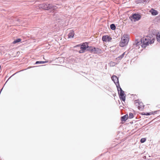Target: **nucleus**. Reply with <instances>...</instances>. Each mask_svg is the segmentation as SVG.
<instances>
[{"instance_id": "f257e3e1", "label": "nucleus", "mask_w": 160, "mask_h": 160, "mask_svg": "<svg viewBox=\"0 0 160 160\" xmlns=\"http://www.w3.org/2000/svg\"><path fill=\"white\" fill-rule=\"evenodd\" d=\"M142 44V48H145L149 44H151L154 43V38L151 39L150 37L148 36H146L145 38H141Z\"/></svg>"}, {"instance_id": "f03ea898", "label": "nucleus", "mask_w": 160, "mask_h": 160, "mask_svg": "<svg viewBox=\"0 0 160 160\" xmlns=\"http://www.w3.org/2000/svg\"><path fill=\"white\" fill-rule=\"evenodd\" d=\"M39 8H42L43 9L49 10L51 9H54L56 8H58V7L55 5H53L52 4H49L48 3L47 4H43L40 5L39 6Z\"/></svg>"}, {"instance_id": "7ed1b4c3", "label": "nucleus", "mask_w": 160, "mask_h": 160, "mask_svg": "<svg viewBox=\"0 0 160 160\" xmlns=\"http://www.w3.org/2000/svg\"><path fill=\"white\" fill-rule=\"evenodd\" d=\"M129 41V38L128 37V35L124 34L120 42V46L121 47H124L128 44Z\"/></svg>"}, {"instance_id": "20e7f679", "label": "nucleus", "mask_w": 160, "mask_h": 160, "mask_svg": "<svg viewBox=\"0 0 160 160\" xmlns=\"http://www.w3.org/2000/svg\"><path fill=\"white\" fill-rule=\"evenodd\" d=\"M117 88L120 99L125 102L126 100V95L124 93V91L122 90L120 85H118V87Z\"/></svg>"}, {"instance_id": "39448f33", "label": "nucleus", "mask_w": 160, "mask_h": 160, "mask_svg": "<svg viewBox=\"0 0 160 160\" xmlns=\"http://www.w3.org/2000/svg\"><path fill=\"white\" fill-rule=\"evenodd\" d=\"M88 43L87 42H83L82 44L77 45L75 47H80V49L78 52L80 53H83L86 51L87 48H88Z\"/></svg>"}, {"instance_id": "423d86ee", "label": "nucleus", "mask_w": 160, "mask_h": 160, "mask_svg": "<svg viewBox=\"0 0 160 160\" xmlns=\"http://www.w3.org/2000/svg\"><path fill=\"white\" fill-rule=\"evenodd\" d=\"M141 18V14L140 13H132L130 17L129 18L132 21L136 22L140 20Z\"/></svg>"}, {"instance_id": "0eeeda50", "label": "nucleus", "mask_w": 160, "mask_h": 160, "mask_svg": "<svg viewBox=\"0 0 160 160\" xmlns=\"http://www.w3.org/2000/svg\"><path fill=\"white\" fill-rule=\"evenodd\" d=\"M111 78L112 81H113L114 83L116 84L117 88L118 87V85H120L118 81V78L115 75H113L112 77Z\"/></svg>"}, {"instance_id": "6e6552de", "label": "nucleus", "mask_w": 160, "mask_h": 160, "mask_svg": "<svg viewBox=\"0 0 160 160\" xmlns=\"http://www.w3.org/2000/svg\"><path fill=\"white\" fill-rule=\"evenodd\" d=\"M102 40L103 42H110L112 40V38L108 35H104L102 37Z\"/></svg>"}, {"instance_id": "1a4fd4ad", "label": "nucleus", "mask_w": 160, "mask_h": 160, "mask_svg": "<svg viewBox=\"0 0 160 160\" xmlns=\"http://www.w3.org/2000/svg\"><path fill=\"white\" fill-rule=\"evenodd\" d=\"M142 42L141 38L140 40H136L135 41V42L133 44V46L134 47L139 46L140 45H142Z\"/></svg>"}, {"instance_id": "9d476101", "label": "nucleus", "mask_w": 160, "mask_h": 160, "mask_svg": "<svg viewBox=\"0 0 160 160\" xmlns=\"http://www.w3.org/2000/svg\"><path fill=\"white\" fill-rule=\"evenodd\" d=\"M138 100H136L135 101V102L136 103H138L139 106L138 107V109L140 110H142L144 108V105L143 103L142 102H138Z\"/></svg>"}, {"instance_id": "9b49d317", "label": "nucleus", "mask_w": 160, "mask_h": 160, "mask_svg": "<svg viewBox=\"0 0 160 160\" xmlns=\"http://www.w3.org/2000/svg\"><path fill=\"white\" fill-rule=\"evenodd\" d=\"M94 49L93 53L101 54L102 53V50L100 48L94 47Z\"/></svg>"}, {"instance_id": "f8f14e48", "label": "nucleus", "mask_w": 160, "mask_h": 160, "mask_svg": "<svg viewBox=\"0 0 160 160\" xmlns=\"http://www.w3.org/2000/svg\"><path fill=\"white\" fill-rule=\"evenodd\" d=\"M149 12L153 16H156L158 14V11L153 8H152L149 11Z\"/></svg>"}, {"instance_id": "ddd939ff", "label": "nucleus", "mask_w": 160, "mask_h": 160, "mask_svg": "<svg viewBox=\"0 0 160 160\" xmlns=\"http://www.w3.org/2000/svg\"><path fill=\"white\" fill-rule=\"evenodd\" d=\"M149 1V0H136L135 2L137 3H142L146 4L148 3Z\"/></svg>"}, {"instance_id": "4468645a", "label": "nucleus", "mask_w": 160, "mask_h": 160, "mask_svg": "<svg viewBox=\"0 0 160 160\" xmlns=\"http://www.w3.org/2000/svg\"><path fill=\"white\" fill-rule=\"evenodd\" d=\"M94 48V47L92 46H89L88 45V48H87L86 51H89L91 53H93Z\"/></svg>"}, {"instance_id": "2eb2a0df", "label": "nucleus", "mask_w": 160, "mask_h": 160, "mask_svg": "<svg viewBox=\"0 0 160 160\" xmlns=\"http://www.w3.org/2000/svg\"><path fill=\"white\" fill-rule=\"evenodd\" d=\"M74 34L73 31H71L68 34V38H72L73 37Z\"/></svg>"}, {"instance_id": "dca6fc26", "label": "nucleus", "mask_w": 160, "mask_h": 160, "mask_svg": "<svg viewBox=\"0 0 160 160\" xmlns=\"http://www.w3.org/2000/svg\"><path fill=\"white\" fill-rule=\"evenodd\" d=\"M128 114L125 115L121 117V120L122 121H125L128 119Z\"/></svg>"}, {"instance_id": "f3484780", "label": "nucleus", "mask_w": 160, "mask_h": 160, "mask_svg": "<svg viewBox=\"0 0 160 160\" xmlns=\"http://www.w3.org/2000/svg\"><path fill=\"white\" fill-rule=\"evenodd\" d=\"M48 62V61H36L35 63L36 64H42Z\"/></svg>"}, {"instance_id": "a211bd4d", "label": "nucleus", "mask_w": 160, "mask_h": 160, "mask_svg": "<svg viewBox=\"0 0 160 160\" xmlns=\"http://www.w3.org/2000/svg\"><path fill=\"white\" fill-rule=\"evenodd\" d=\"M156 39L158 42H160V32H158L156 35Z\"/></svg>"}, {"instance_id": "6ab92c4d", "label": "nucleus", "mask_w": 160, "mask_h": 160, "mask_svg": "<svg viewBox=\"0 0 160 160\" xmlns=\"http://www.w3.org/2000/svg\"><path fill=\"white\" fill-rule=\"evenodd\" d=\"M21 39L20 38H18L16 39V40H14L12 43L14 44H16V43H18L19 42H20L21 41Z\"/></svg>"}, {"instance_id": "aec40b11", "label": "nucleus", "mask_w": 160, "mask_h": 160, "mask_svg": "<svg viewBox=\"0 0 160 160\" xmlns=\"http://www.w3.org/2000/svg\"><path fill=\"white\" fill-rule=\"evenodd\" d=\"M111 29L112 30H115L116 28V27L114 24H112L110 25Z\"/></svg>"}, {"instance_id": "412c9836", "label": "nucleus", "mask_w": 160, "mask_h": 160, "mask_svg": "<svg viewBox=\"0 0 160 160\" xmlns=\"http://www.w3.org/2000/svg\"><path fill=\"white\" fill-rule=\"evenodd\" d=\"M133 117V115L132 113L130 112L129 114V118H132Z\"/></svg>"}, {"instance_id": "4be33fe9", "label": "nucleus", "mask_w": 160, "mask_h": 160, "mask_svg": "<svg viewBox=\"0 0 160 160\" xmlns=\"http://www.w3.org/2000/svg\"><path fill=\"white\" fill-rule=\"evenodd\" d=\"M110 66L113 67L115 65V63L114 62H111L110 63Z\"/></svg>"}, {"instance_id": "5701e85b", "label": "nucleus", "mask_w": 160, "mask_h": 160, "mask_svg": "<svg viewBox=\"0 0 160 160\" xmlns=\"http://www.w3.org/2000/svg\"><path fill=\"white\" fill-rule=\"evenodd\" d=\"M146 141V139L145 138H142L140 140V142L141 143H143L145 142Z\"/></svg>"}, {"instance_id": "b1692460", "label": "nucleus", "mask_w": 160, "mask_h": 160, "mask_svg": "<svg viewBox=\"0 0 160 160\" xmlns=\"http://www.w3.org/2000/svg\"><path fill=\"white\" fill-rule=\"evenodd\" d=\"M123 57L121 55L119 56L118 57L116 58V59L118 60H121L122 58Z\"/></svg>"}, {"instance_id": "393cba45", "label": "nucleus", "mask_w": 160, "mask_h": 160, "mask_svg": "<svg viewBox=\"0 0 160 160\" xmlns=\"http://www.w3.org/2000/svg\"><path fill=\"white\" fill-rule=\"evenodd\" d=\"M153 113L152 112H147L146 113H144L143 114L144 115H151Z\"/></svg>"}, {"instance_id": "a878e982", "label": "nucleus", "mask_w": 160, "mask_h": 160, "mask_svg": "<svg viewBox=\"0 0 160 160\" xmlns=\"http://www.w3.org/2000/svg\"><path fill=\"white\" fill-rule=\"evenodd\" d=\"M17 72L14 73V74H13L12 75V76H11L6 81V83H7V82H8V80L13 76L14 75H15V74H16Z\"/></svg>"}, {"instance_id": "bb28decb", "label": "nucleus", "mask_w": 160, "mask_h": 160, "mask_svg": "<svg viewBox=\"0 0 160 160\" xmlns=\"http://www.w3.org/2000/svg\"><path fill=\"white\" fill-rule=\"evenodd\" d=\"M125 52H124L121 55L122 56V57L123 58V57H124V55H125Z\"/></svg>"}, {"instance_id": "cd10ccee", "label": "nucleus", "mask_w": 160, "mask_h": 160, "mask_svg": "<svg viewBox=\"0 0 160 160\" xmlns=\"http://www.w3.org/2000/svg\"><path fill=\"white\" fill-rule=\"evenodd\" d=\"M125 52H124L121 55L122 56V57L123 58V57H124V55H125Z\"/></svg>"}, {"instance_id": "c85d7f7f", "label": "nucleus", "mask_w": 160, "mask_h": 160, "mask_svg": "<svg viewBox=\"0 0 160 160\" xmlns=\"http://www.w3.org/2000/svg\"><path fill=\"white\" fill-rule=\"evenodd\" d=\"M158 112V111H155L152 114H155V113H156L157 112Z\"/></svg>"}, {"instance_id": "c756f323", "label": "nucleus", "mask_w": 160, "mask_h": 160, "mask_svg": "<svg viewBox=\"0 0 160 160\" xmlns=\"http://www.w3.org/2000/svg\"><path fill=\"white\" fill-rule=\"evenodd\" d=\"M158 17L160 18V14L159 15Z\"/></svg>"}]
</instances>
